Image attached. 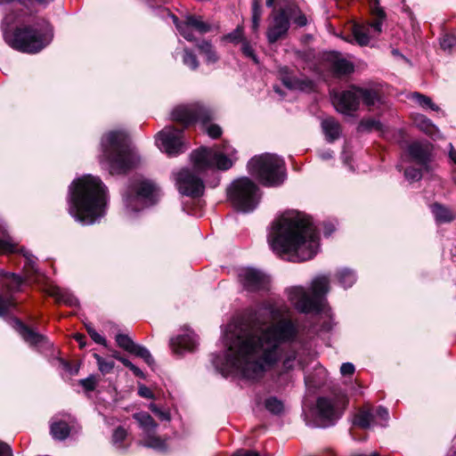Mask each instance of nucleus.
<instances>
[{
	"instance_id": "47",
	"label": "nucleus",
	"mask_w": 456,
	"mask_h": 456,
	"mask_svg": "<svg viewBox=\"0 0 456 456\" xmlns=\"http://www.w3.org/2000/svg\"><path fill=\"white\" fill-rule=\"evenodd\" d=\"M440 45L443 50L450 51L456 45V37L451 34L444 35L440 39Z\"/></svg>"
},
{
	"instance_id": "15",
	"label": "nucleus",
	"mask_w": 456,
	"mask_h": 456,
	"mask_svg": "<svg viewBox=\"0 0 456 456\" xmlns=\"http://www.w3.org/2000/svg\"><path fill=\"white\" fill-rule=\"evenodd\" d=\"M2 293H0V316L6 315L15 307L12 294L20 290L23 279L13 273L0 271Z\"/></svg>"
},
{
	"instance_id": "19",
	"label": "nucleus",
	"mask_w": 456,
	"mask_h": 456,
	"mask_svg": "<svg viewBox=\"0 0 456 456\" xmlns=\"http://www.w3.org/2000/svg\"><path fill=\"white\" fill-rule=\"evenodd\" d=\"M239 279L243 288L250 292L266 290L270 284V278L263 272L254 268L240 270Z\"/></svg>"
},
{
	"instance_id": "16",
	"label": "nucleus",
	"mask_w": 456,
	"mask_h": 456,
	"mask_svg": "<svg viewBox=\"0 0 456 456\" xmlns=\"http://www.w3.org/2000/svg\"><path fill=\"white\" fill-rule=\"evenodd\" d=\"M133 418L138 422L140 428L142 430L141 445L159 451L166 450L165 441L156 435L158 425L148 412H136L133 415Z\"/></svg>"
},
{
	"instance_id": "44",
	"label": "nucleus",
	"mask_w": 456,
	"mask_h": 456,
	"mask_svg": "<svg viewBox=\"0 0 456 456\" xmlns=\"http://www.w3.org/2000/svg\"><path fill=\"white\" fill-rule=\"evenodd\" d=\"M116 342L118 346L127 351L128 353H130L135 346L134 341L127 335L124 334H118L116 336Z\"/></svg>"
},
{
	"instance_id": "17",
	"label": "nucleus",
	"mask_w": 456,
	"mask_h": 456,
	"mask_svg": "<svg viewBox=\"0 0 456 456\" xmlns=\"http://www.w3.org/2000/svg\"><path fill=\"white\" fill-rule=\"evenodd\" d=\"M159 149L170 157L176 156L186 150L183 142V130L172 126H166L156 137Z\"/></svg>"
},
{
	"instance_id": "58",
	"label": "nucleus",
	"mask_w": 456,
	"mask_h": 456,
	"mask_svg": "<svg viewBox=\"0 0 456 456\" xmlns=\"http://www.w3.org/2000/svg\"><path fill=\"white\" fill-rule=\"evenodd\" d=\"M335 224L331 222H327L323 224V233L325 236H330L335 231Z\"/></svg>"
},
{
	"instance_id": "62",
	"label": "nucleus",
	"mask_w": 456,
	"mask_h": 456,
	"mask_svg": "<svg viewBox=\"0 0 456 456\" xmlns=\"http://www.w3.org/2000/svg\"><path fill=\"white\" fill-rule=\"evenodd\" d=\"M449 157L452 159V161L456 165V151L452 148L451 145V151L449 152Z\"/></svg>"
},
{
	"instance_id": "59",
	"label": "nucleus",
	"mask_w": 456,
	"mask_h": 456,
	"mask_svg": "<svg viewBox=\"0 0 456 456\" xmlns=\"http://www.w3.org/2000/svg\"><path fill=\"white\" fill-rule=\"evenodd\" d=\"M128 368L130 370L133 371L134 376H136L138 378H144L143 372L138 367H136L134 363H131Z\"/></svg>"
},
{
	"instance_id": "38",
	"label": "nucleus",
	"mask_w": 456,
	"mask_h": 456,
	"mask_svg": "<svg viewBox=\"0 0 456 456\" xmlns=\"http://www.w3.org/2000/svg\"><path fill=\"white\" fill-rule=\"evenodd\" d=\"M411 98L424 109H430L436 111L439 110L438 106L436 105L429 97L423 95L419 93L412 94Z\"/></svg>"
},
{
	"instance_id": "10",
	"label": "nucleus",
	"mask_w": 456,
	"mask_h": 456,
	"mask_svg": "<svg viewBox=\"0 0 456 456\" xmlns=\"http://www.w3.org/2000/svg\"><path fill=\"white\" fill-rule=\"evenodd\" d=\"M158 188L156 184L144 178H136L131 182L124 201L127 211L136 213L156 202Z\"/></svg>"
},
{
	"instance_id": "36",
	"label": "nucleus",
	"mask_w": 456,
	"mask_h": 456,
	"mask_svg": "<svg viewBox=\"0 0 456 456\" xmlns=\"http://www.w3.org/2000/svg\"><path fill=\"white\" fill-rule=\"evenodd\" d=\"M431 210L436 217V220L439 223H446L453 219L451 211L448 208L443 207L442 205L434 204L431 207Z\"/></svg>"
},
{
	"instance_id": "52",
	"label": "nucleus",
	"mask_w": 456,
	"mask_h": 456,
	"mask_svg": "<svg viewBox=\"0 0 456 456\" xmlns=\"http://www.w3.org/2000/svg\"><path fill=\"white\" fill-rule=\"evenodd\" d=\"M354 365L351 362H344L340 367V373L343 376H352L354 373Z\"/></svg>"
},
{
	"instance_id": "45",
	"label": "nucleus",
	"mask_w": 456,
	"mask_h": 456,
	"mask_svg": "<svg viewBox=\"0 0 456 456\" xmlns=\"http://www.w3.org/2000/svg\"><path fill=\"white\" fill-rule=\"evenodd\" d=\"M183 61L184 65L188 66L191 69H196L199 67V61L197 56L190 50L185 49Z\"/></svg>"
},
{
	"instance_id": "49",
	"label": "nucleus",
	"mask_w": 456,
	"mask_h": 456,
	"mask_svg": "<svg viewBox=\"0 0 456 456\" xmlns=\"http://www.w3.org/2000/svg\"><path fill=\"white\" fill-rule=\"evenodd\" d=\"M404 176L408 181L415 182V181H419L421 178L422 174L419 169H417L414 167H409V168L405 169Z\"/></svg>"
},
{
	"instance_id": "3",
	"label": "nucleus",
	"mask_w": 456,
	"mask_h": 456,
	"mask_svg": "<svg viewBox=\"0 0 456 456\" xmlns=\"http://www.w3.org/2000/svg\"><path fill=\"white\" fill-rule=\"evenodd\" d=\"M268 242L278 255L289 254L291 261L312 259L319 249V235L312 219L288 210L272 224Z\"/></svg>"
},
{
	"instance_id": "55",
	"label": "nucleus",
	"mask_w": 456,
	"mask_h": 456,
	"mask_svg": "<svg viewBox=\"0 0 456 456\" xmlns=\"http://www.w3.org/2000/svg\"><path fill=\"white\" fill-rule=\"evenodd\" d=\"M138 394L142 397L148 398V399L153 397V394H152L151 390L149 387H147L146 386H143V385L139 387Z\"/></svg>"
},
{
	"instance_id": "51",
	"label": "nucleus",
	"mask_w": 456,
	"mask_h": 456,
	"mask_svg": "<svg viewBox=\"0 0 456 456\" xmlns=\"http://www.w3.org/2000/svg\"><path fill=\"white\" fill-rule=\"evenodd\" d=\"M225 37L231 42H239L243 37V31L240 28H237L232 33L228 34Z\"/></svg>"
},
{
	"instance_id": "25",
	"label": "nucleus",
	"mask_w": 456,
	"mask_h": 456,
	"mask_svg": "<svg viewBox=\"0 0 456 456\" xmlns=\"http://www.w3.org/2000/svg\"><path fill=\"white\" fill-rule=\"evenodd\" d=\"M326 60L336 76L348 75L354 71L353 63L343 58L338 53H329L326 56Z\"/></svg>"
},
{
	"instance_id": "46",
	"label": "nucleus",
	"mask_w": 456,
	"mask_h": 456,
	"mask_svg": "<svg viewBox=\"0 0 456 456\" xmlns=\"http://www.w3.org/2000/svg\"><path fill=\"white\" fill-rule=\"evenodd\" d=\"M99 379L94 375H90L86 379L79 380V384L86 392L94 391L98 384Z\"/></svg>"
},
{
	"instance_id": "31",
	"label": "nucleus",
	"mask_w": 456,
	"mask_h": 456,
	"mask_svg": "<svg viewBox=\"0 0 456 456\" xmlns=\"http://www.w3.org/2000/svg\"><path fill=\"white\" fill-rule=\"evenodd\" d=\"M289 20H292L297 27H305L307 24L306 16L294 4L285 6Z\"/></svg>"
},
{
	"instance_id": "4",
	"label": "nucleus",
	"mask_w": 456,
	"mask_h": 456,
	"mask_svg": "<svg viewBox=\"0 0 456 456\" xmlns=\"http://www.w3.org/2000/svg\"><path fill=\"white\" fill-rule=\"evenodd\" d=\"M235 154V149L228 143L193 151L191 153L193 168H183L175 175L179 191L191 198L200 197L205 189L201 176L208 170H228L236 160Z\"/></svg>"
},
{
	"instance_id": "64",
	"label": "nucleus",
	"mask_w": 456,
	"mask_h": 456,
	"mask_svg": "<svg viewBox=\"0 0 456 456\" xmlns=\"http://www.w3.org/2000/svg\"><path fill=\"white\" fill-rule=\"evenodd\" d=\"M392 54L395 57L404 58L403 55L397 49H393Z\"/></svg>"
},
{
	"instance_id": "50",
	"label": "nucleus",
	"mask_w": 456,
	"mask_h": 456,
	"mask_svg": "<svg viewBox=\"0 0 456 456\" xmlns=\"http://www.w3.org/2000/svg\"><path fill=\"white\" fill-rule=\"evenodd\" d=\"M126 431L122 427H118L114 430L113 436H112V442L114 444L120 445L121 443L126 439Z\"/></svg>"
},
{
	"instance_id": "23",
	"label": "nucleus",
	"mask_w": 456,
	"mask_h": 456,
	"mask_svg": "<svg viewBox=\"0 0 456 456\" xmlns=\"http://www.w3.org/2000/svg\"><path fill=\"white\" fill-rule=\"evenodd\" d=\"M197 346V338L193 331L186 329L185 333L171 338L170 347L175 354L191 352Z\"/></svg>"
},
{
	"instance_id": "32",
	"label": "nucleus",
	"mask_w": 456,
	"mask_h": 456,
	"mask_svg": "<svg viewBox=\"0 0 456 456\" xmlns=\"http://www.w3.org/2000/svg\"><path fill=\"white\" fill-rule=\"evenodd\" d=\"M282 84L290 90H300L303 91L309 86V82L301 80L295 77H291L288 74H283L281 77Z\"/></svg>"
},
{
	"instance_id": "12",
	"label": "nucleus",
	"mask_w": 456,
	"mask_h": 456,
	"mask_svg": "<svg viewBox=\"0 0 456 456\" xmlns=\"http://www.w3.org/2000/svg\"><path fill=\"white\" fill-rule=\"evenodd\" d=\"M380 2L381 0H371L372 13L377 17L375 21L367 25L354 24L352 27L353 37L361 46L367 45L370 37H376L381 32L382 20L385 19L386 13L379 6Z\"/></svg>"
},
{
	"instance_id": "18",
	"label": "nucleus",
	"mask_w": 456,
	"mask_h": 456,
	"mask_svg": "<svg viewBox=\"0 0 456 456\" xmlns=\"http://www.w3.org/2000/svg\"><path fill=\"white\" fill-rule=\"evenodd\" d=\"M173 22L175 23L179 33L187 40L194 41L195 37L192 29L198 31L200 35H204L211 30V25L202 20L200 17L189 15L184 21H179L178 18L171 14Z\"/></svg>"
},
{
	"instance_id": "34",
	"label": "nucleus",
	"mask_w": 456,
	"mask_h": 456,
	"mask_svg": "<svg viewBox=\"0 0 456 456\" xmlns=\"http://www.w3.org/2000/svg\"><path fill=\"white\" fill-rule=\"evenodd\" d=\"M337 277L338 282L345 289L350 288L356 281V275L353 270L344 268L338 272Z\"/></svg>"
},
{
	"instance_id": "22",
	"label": "nucleus",
	"mask_w": 456,
	"mask_h": 456,
	"mask_svg": "<svg viewBox=\"0 0 456 456\" xmlns=\"http://www.w3.org/2000/svg\"><path fill=\"white\" fill-rule=\"evenodd\" d=\"M14 329L20 333L23 339L35 346H48L50 342L47 338L36 332L34 330L26 326L21 321L17 318L12 320Z\"/></svg>"
},
{
	"instance_id": "2",
	"label": "nucleus",
	"mask_w": 456,
	"mask_h": 456,
	"mask_svg": "<svg viewBox=\"0 0 456 456\" xmlns=\"http://www.w3.org/2000/svg\"><path fill=\"white\" fill-rule=\"evenodd\" d=\"M53 0H0L4 13L1 28L4 39L12 48L36 53L48 45L53 37V28L45 19L36 18L23 11L29 2L47 5Z\"/></svg>"
},
{
	"instance_id": "53",
	"label": "nucleus",
	"mask_w": 456,
	"mask_h": 456,
	"mask_svg": "<svg viewBox=\"0 0 456 456\" xmlns=\"http://www.w3.org/2000/svg\"><path fill=\"white\" fill-rule=\"evenodd\" d=\"M207 133L211 138L216 139L222 134V129L217 125H210L207 127Z\"/></svg>"
},
{
	"instance_id": "28",
	"label": "nucleus",
	"mask_w": 456,
	"mask_h": 456,
	"mask_svg": "<svg viewBox=\"0 0 456 456\" xmlns=\"http://www.w3.org/2000/svg\"><path fill=\"white\" fill-rule=\"evenodd\" d=\"M354 424L362 428H369L372 425H376L374 409L368 406L360 410L354 416Z\"/></svg>"
},
{
	"instance_id": "1",
	"label": "nucleus",
	"mask_w": 456,
	"mask_h": 456,
	"mask_svg": "<svg viewBox=\"0 0 456 456\" xmlns=\"http://www.w3.org/2000/svg\"><path fill=\"white\" fill-rule=\"evenodd\" d=\"M261 309L268 312L275 322L265 328L238 336L231 341L224 354L213 359V364L223 376L258 379L283 356V368L286 370L293 369L297 352L290 348L298 336V326L290 316V308L284 302L267 300Z\"/></svg>"
},
{
	"instance_id": "60",
	"label": "nucleus",
	"mask_w": 456,
	"mask_h": 456,
	"mask_svg": "<svg viewBox=\"0 0 456 456\" xmlns=\"http://www.w3.org/2000/svg\"><path fill=\"white\" fill-rule=\"evenodd\" d=\"M333 152L330 151H325L320 153L321 159L326 160L332 158Z\"/></svg>"
},
{
	"instance_id": "20",
	"label": "nucleus",
	"mask_w": 456,
	"mask_h": 456,
	"mask_svg": "<svg viewBox=\"0 0 456 456\" xmlns=\"http://www.w3.org/2000/svg\"><path fill=\"white\" fill-rule=\"evenodd\" d=\"M289 25L290 22L285 7H282L279 11L273 12L272 20L266 31L268 42L270 44H273L284 37L289 28Z\"/></svg>"
},
{
	"instance_id": "39",
	"label": "nucleus",
	"mask_w": 456,
	"mask_h": 456,
	"mask_svg": "<svg viewBox=\"0 0 456 456\" xmlns=\"http://www.w3.org/2000/svg\"><path fill=\"white\" fill-rule=\"evenodd\" d=\"M262 18V9L258 0H253L252 3V30L256 32L260 26Z\"/></svg>"
},
{
	"instance_id": "27",
	"label": "nucleus",
	"mask_w": 456,
	"mask_h": 456,
	"mask_svg": "<svg viewBox=\"0 0 456 456\" xmlns=\"http://www.w3.org/2000/svg\"><path fill=\"white\" fill-rule=\"evenodd\" d=\"M322 128L326 140L332 142L340 136L341 127L339 123L333 118H328L322 120Z\"/></svg>"
},
{
	"instance_id": "61",
	"label": "nucleus",
	"mask_w": 456,
	"mask_h": 456,
	"mask_svg": "<svg viewBox=\"0 0 456 456\" xmlns=\"http://www.w3.org/2000/svg\"><path fill=\"white\" fill-rule=\"evenodd\" d=\"M74 338L79 343L80 347H84L85 346L86 343H85L84 340H85L86 338H85L84 335H82V334H76Z\"/></svg>"
},
{
	"instance_id": "6",
	"label": "nucleus",
	"mask_w": 456,
	"mask_h": 456,
	"mask_svg": "<svg viewBox=\"0 0 456 456\" xmlns=\"http://www.w3.org/2000/svg\"><path fill=\"white\" fill-rule=\"evenodd\" d=\"M101 163L110 175L126 174L140 163V157L123 131H111L102 138Z\"/></svg>"
},
{
	"instance_id": "40",
	"label": "nucleus",
	"mask_w": 456,
	"mask_h": 456,
	"mask_svg": "<svg viewBox=\"0 0 456 456\" xmlns=\"http://www.w3.org/2000/svg\"><path fill=\"white\" fill-rule=\"evenodd\" d=\"M130 354H134L136 356L141 357L150 366H151L154 363V359L151 356L150 351L142 346L135 344Z\"/></svg>"
},
{
	"instance_id": "24",
	"label": "nucleus",
	"mask_w": 456,
	"mask_h": 456,
	"mask_svg": "<svg viewBox=\"0 0 456 456\" xmlns=\"http://www.w3.org/2000/svg\"><path fill=\"white\" fill-rule=\"evenodd\" d=\"M431 150L432 145L428 142L415 141L408 145L407 152L412 160L425 166L429 161Z\"/></svg>"
},
{
	"instance_id": "14",
	"label": "nucleus",
	"mask_w": 456,
	"mask_h": 456,
	"mask_svg": "<svg viewBox=\"0 0 456 456\" xmlns=\"http://www.w3.org/2000/svg\"><path fill=\"white\" fill-rule=\"evenodd\" d=\"M346 404V400L344 397H319L315 407L316 415L320 421L319 425L322 427L334 425L341 417Z\"/></svg>"
},
{
	"instance_id": "5",
	"label": "nucleus",
	"mask_w": 456,
	"mask_h": 456,
	"mask_svg": "<svg viewBox=\"0 0 456 456\" xmlns=\"http://www.w3.org/2000/svg\"><path fill=\"white\" fill-rule=\"evenodd\" d=\"M107 188L99 177L84 175L69 186V213L82 224H92L105 215Z\"/></svg>"
},
{
	"instance_id": "42",
	"label": "nucleus",
	"mask_w": 456,
	"mask_h": 456,
	"mask_svg": "<svg viewBox=\"0 0 456 456\" xmlns=\"http://www.w3.org/2000/svg\"><path fill=\"white\" fill-rule=\"evenodd\" d=\"M93 356L96 360L98 369L102 374L110 373L113 370L114 362L107 361L96 353Z\"/></svg>"
},
{
	"instance_id": "21",
	"label": "nucleus",
	"mask_w": 456,
	"mask_h": 456,
	"mask_svg": "<svg viewBox=\"0 0 456 456\" xmlns=\"http://www.w3.org/2000/svg\"><path fill=\"white\" fill-rule=\"evenodd\" d=\"M333 104L338 111L343 114H351L359 106L357 87L337 94L333 97Z\"/></svg>"
},
{
	"instance_id": "63",
	"label": "nucleus",
	"mask_w": 456,
	"mask_h": 456,
	"mask_svg": "<svg viewBox=\"0 0 456 456\" xmlns=\"http://www.w3.org/2000/svg\"><path fill=\"white\" fill-rule=\"evenodd\" d=\"M119 361L126 366V367H129L130 364L132 363L128 359L121 356V358H119Z\"/></svg>"
},
{
	"instance_id": "9",
	"label": "nucleus",
	"mask_w": 456,
	"mask_h": 456,
	"mask_svg": "<svg viewBox=\"0 0 456 456\" xmlns=\"http://www.w3.org/2000/svg\"><path fill=\"white\" fill-rule=\"evenodd\" d=\"M227 195L232 205L244 213L253 211L260 200L258 187L248 177L233 181L227 190Z\"/></svg>"
},
{
	"instance_id": "35",
	"label": "nucleus",
	"mask_w": 456,
	"mask_h": 456,
	"mask_svg": "<svg viewBox=\"0 0 456 456\" xmlns=\"http://www.w3.org/2000/svg\"><path fill=\"white\" fill-rule=\"evenodd\" d=\"M264 406L266 411L273 415H280L284 411V404L281 400L275 396H270L264 402Z\"/></svg>"
},
{
	"instance_id": "26",
	"label": "nucleus",
	"mask_w": 456,
	"mask_h": 456,
	"mask_svg": "<svg viewBox=\"0 0 456 456\" xmlns=\"http://www.w3.org/2000/svg\"><path fill=\"white\" fill-rule=\"evenodd\" d=\"M46 291L47 294L54 297L58 303H63L69 306H75L78 304L77 299L65 289L50 285Z\"/></svg>"
},
{
	"instance_id": "11",
	"label": "nucleus",
	"mask_w": 456,
	"mask_h": 456,
	"mask_svg": "<svg viewBox=\"0 0 456 456\" xmlns=\"http://www.w3.org/2000/svg\"><path fill=\"white\" fill-rule=\"evenodd\" d=\"M171 118L173 121L182 124L184 127L196 121L207 125L213 118V112L200 103L178 105L172 110Z\"/></svg>"
},
{
	"instance_id": "57",
	"label": "nucleus",
	"mask_w": 456,
	"mask_h": 456,
	"mask_svg": "<svg viewBox=\"0 0 456 456\" xmlns=\"http://www.w3.org/2000/svg\"><path fill=\"white\" fill-rule=\"evenodd\" d=\"M90 337L95 343L103 345L105 346H107L106 339L102 335H100L96 330L92 331Z\"/></svg>"
},
{
	"instance_id": "54",
	"label": "nucleus",
	"mask_w": 456,
	"mask_h": 456,
	"mask_svg": "<svg viewBox=\"0 0 456 456\" xmlns=\"http://www.w3.org/2000/svg\"><path fill=\"white\" fill-rule=\"evenodd\" d=\"M150 409L155 414H157L160 419H162V420H169L170 419L169 413L167 411H162L159 410L155 404H151Z\"/></svg>"
},
{
	"instance_id": "33",
	"label": "nucleus",
	"mask_w": 456,
	"mask_h": 456,
	"mask_svg": "<svg viewBox=\"0 0 456 456\" xmlns=\"http://www.w3.org/2000/svg\"><path fill=\"white\" fill-rule=\"evenodd\" d=\"M413 122L417 127L427 134L433 135L436 132V126L427 117L421 114H417L413 118Z\"/></svg>"
},
{
	"instance_id": "13",
	"label": "nucleus",
	"mask_w": 456,
	"mask_h": 456,
	"mask_svg": "<svg viewBox=\"0 0 456 456\" xmlns=\"http://www.w3.org/2000/svg\"><path fill=\"white\" fill-rule=\"evenodd\" d=\"M20 254L24 258V270L28 279L37 273L36 257L23 248L9 234L5 227L0 224V254Z\"/></svg>"
},
{
	"instance_id": "41",
	"label": "nucleus",
	"mask_w": 456,
	"mask_h": 456,
	"mask_svg": "<svg viewBox=\"0 0 456 456\" xmlns=\"http://www.w3.org/2000/svg\"><path fill=\"white\" fill-rule=\"evenodd\" d=\"M381 129L382 124L379 120L373 118L362 119L358 126V131L360 132L372 130L380 131Z\"/></svg>"
},
{
	"instance_id": "37",
	"label": "nucleus",
	"mask_w": 456,
	"mask_h": 456,
	"mask_svg": "<svg viewBox=\"0 0 456 456\" xmlns=\"http://www.w3.org/2000/svg\"><path fill=\"white\" fill-rule=\"evenodd\" d=\"M358 99L369 107L373 106L379 101L378 94L371 89H363L357 87Z\"/></svg>"
},
{
	"instance_id": "56",
	"label": "nucleus",
	"mask_w": 456,
	"mask_h": 456,
	"mask_svg": "<svg viewBox=\"0 0 456 456\" xmlns=\"http://www.w3.org/2000/svg\"><path fill=\"white\" fill-rule=\"evenodd\" d=\"M0 456H12V451L9 444L0 441Z\"/></svg>"
},
{
	"instance_id": "7",
	"label": "nucleus",
	"mask_w": 456,
	"mask_h": 456,
	"mask_svg": "<svg viewBox=\"0 0 456 456\" xmlns=\"http://www.w3.org/2000/svg\"><path fill=\"white\" fill-rule=\"evenodd\" d=\"M330 289V279L326 275L316 276L311 283L313 295L302 286L287 289V296L297 311L303 314L320 313L325 306V295Z\"/></svg>"
},
{
	"instance_id": "48",
	"label": "nucleus",
	"mask_w": 456,
	"mask_h": 456,
	"mask_svg": "<svg viewBox=\"0 0 456 456\" xmlns=\"http://www.w3.org/2000/svg\"><path fill=\"white\" fill-rule=\"evenodd\" d=\"M241 51L246 57L250 58L255 63H258V59L255 51L248 41H244L242 43Z\"/></svg>"
},
{
	"instance_id": "30",
	"label": "nucleus",
	"mask_w": 456,
	"mask_h": 456,
	"mask_svg": "<svg viewBox=\"0 0 456 456\" xmlns=\"http://www.w3.org/2000/svg\"><path fill=\"white\" fill-rule=\"evenodd\" d=\"M51 435L56 440H65L70 433L69 426L62 420H53L50 427Z\"/></svg>"
},
{
	"instance_id": "29",
	"label": "nucleus",
	"mask_w": 456,
	"mask_h": 456,
	"mask_svg": "<svg viewBox=\"0 0 456 456\" xmlns=\"http://www.w3.org/2000/svg\"><path fill=\"white\" fill-rule=\"evenodd\" d=\"M197 47L200 53L204 56L207 64H215L218 61L219 56L210 42L203 40L197 45Z\"/></svg>"
},
{
	"instance_id": "8",
	"label": "nucleus",
	"mask_w": 456,
	"mask_h": 456,
	"mask_svg": "<svg viewBox=\"0 0 456 456\" xmlns=\"http://www.w3.org/2000/svg\"><path fill=\"white\" fill-rule=\"evenodd\" d=\"M248 169L265 186H279L286 179L285 162L276 154L263 153L253 157L248 162Z\"/></svg>"
},
{
	"instance_id": "43",
	"label": "nucleus",
	"mask_w": 456,
	"mask_h": 456,
	"mask_svg": "<svg viewBox=\"0 0 456 456\" xmlns=\"http://www.w3.org/2000/svg\"><path fill=\"white\" fill-rule=\"evenodd\" d=\"M375 424L385 427L389 419V413L387 408L379 406L374 409Z\"/></svg>"
}]
</instances>
